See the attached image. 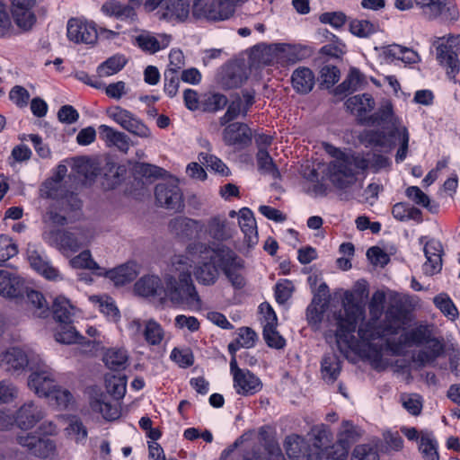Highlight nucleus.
Here are the masks:
<instances>
[{
  "label": "nucleus",
  "instance_id": "9",
  "mask_svg": "<svg viewBox=\"0 0 460 460\" xmlns=\"http://www.w3.org/2000/svg\"><path fill=\"white\" fill-rule=\"evenodd\" d=\"M32 372L28 378V385L40 397H49L57 385L52 369L42 360L31 367Z\"/></svg>",
  "mask_w": 460,
  "mask_h": 460
},
{
  "label": "nucleus",
  "instance_id": "29",
  "mask_svg": "<svg viewBox=\"0 0 460 460\" xmlns=\"http://www.w3.org/2000/svg\"><path fill=\"white\" fill-rule=\"evenodd\" d=\"M243 460H286V458L277 442L268 441L262 451L255 448L247 451Z\"/></svg>",
  "mask_w": 460,
  "mask_h": 460
},
{
  "label": "nucleus",
  "instance_id": "3",
  "mask_svg": "<svg viewBox=\"0 0 460 460\" xmlns=\"http://www.w3.org/2000/svg\"><path fill=\"white\" fill-rule=\"evenodd\" d=\"M368 167V161L360 155L340 154L329 166L330 180L339 189H346L357 181V174Z\"/></svg>",
  "mask_w": 460,
  "mask_h": 460
},
{
  "label": "nucleus",
  "instance_id": "56",
  "mask_svg": "<svg viewBox=\"0 0 460 460\" xmlns=\"http://www.w3.org/2000/svg\"><path fill=\"white\" fill-rule=\"evenodd\" d=\"M378 29L376 23L367 20H353L349 23V31L352 34L360 38H367Z\"/></svg>",
  "mask_w": 460,
  "mask_h": 460
},
{
  "label": "nucleus",
  "instance_id": "11",
  "mask_svg": "<svg viewBox=\"0 0 460 460\" xmlns=\"http://www.w3.org/2000/svg\"><path fill=\"white\" fill-rule=\"evenodd\" d=\"M223 252L222 271L235 289H241L246 285L243 274L244 268L243 261L229 247L221 251Z\"/></svg>",
  "mask_w": 460,
  "mask_h": 460
},
{
  "label": "nucleus",
  "instance_id": "39",
  "mask_svg": "<svg viewBox=\"0 0 460 460\" xmlns=\"http://www.w3.org/2000/svg\"><path fill=\"white\" fill-rule=\"evenodd\" d=\"M90 406L93 411L100 412L107 420H115L120 415L118 405L107 402V397L104 394L93 398L90 402Z\"/></svg>",
  "mask_w": 460,
  "mask_h": 460
},
{
  "label": "nucleus",
  "instance_id": "37",
  "mask_svg": "<svg viewBox=\"0 0 460 460\" xmlns=\"http://www.w3.org/2000/svg\"><path fill=\"white\" fill-rule=\"evenodd\" d=\"M54 318L59 323H72L73 317L75 314V307L70 301L62 296L56 297L52 306Z\"/></svg>",
  "mask_w": 460,
  "mask_h": 460
},
{
  "label": "nucleus",
  "instance_id": "6",
  "mask_svg": "<svg viewBox=\"0 0 460 460\" xmlns=\"http://www.w3.org/2000/svg\"><path fill=\"white\" fill-rule=\"evenodd\" d=\"M431 44L436 49L437 60L446 67L447 76L455 79L460 70V34L434 37Z\"/></svg>",
  "mask_w": 460,
  "mask_h": 460
},
{
  "label": "nucleus",
  "instance_id": "12",
  "mask_svg": "<svg viewBox=\"0 0 460 460\" xmlns=\"http://www.w3.org/2000/svg\"><path fill=\"white\" fill-rule=\"evenodd\" d=\"M67 38L75 43L94 44L98 40L95 23L80 18H71L66 26Z\"/></svg>",
  "mask_w": 460,
  "mask_h": 460
},
{
  "label": "nucleus",
  "instance_id": "10",
  "mask_svg": "<svg viewBox=\"0 0 460 460\" xmlns=\"http://www.w3.org/2000/svg\"><path fill=\"white\" fill-rule=\"evenodd\" d=\"M107 113L112 120L132 135L141 138H150L152 137L150 128L128 110L116 106L110 108Z\"/></svg>",
  "mask_w": 460,
  "mask_h": 460
},
{
  "label": "nucleus",
  "instance_id": "32",
  "mask_svg": "<svg viewBox=\"0 0 460 460\" xmlns=\"http://www.w3.org/2000/svg\"><path fill=\"white\" fill-rule=\"evenodd\" d=\"M137 274V265L135 262H127L106 272L107 277L116 286H122L133 281Z\"/></svg>",
  "mask_w": 460,
  "mask_h": 460
},
{
  "label": "nucleus",
  "instance_id": "33",
  "mask_svg": "<svg viewBox=\"0 0 460 460\" xmlns=\"http://www.w3.org/2000/svg\"><path fill=\"white\" fill-rule=\"evenodd\" d=\"M207 232L215 240L226 241L233 236L234 230L225 217L217 216L208 221Z\"/></svg>",
  "mask_w": 460,
  "mask_h": 460
},
{
  "label": "nucleus",
  "instance_id": "52",
  "mask_svg": "<svg viewBox=\"0 0 460 460\" xmlns=\"http://www.w3.org/2000/svg\"><path fill=\"white\" fill-rule=\"evenodd\" d=\"M433 303L447 318L451 320L457 318L458 310L447 294L442 293L436 296L433 298Z\"/></svg>",
  "mask_w": 460,
  "mask_h": 460
},
{
  "label": "nucleus",
  "instance_id": "36",
  "mask_svg": "<svg viewBox=\"0 0 460 460\" xmlns=\"http://www.w3.org/2000/svg\"><path fill=\"white\" fill-rule=\"evenodd\" d=\"M102 359L111 370L121 371L128 366V353L123 348H111L105 351Z\"/></svg>",
  "mask_w": 460,
  "mask_h": 460
},
{
  "label": "nucleus",
  "instance_id": "46",
  "mask_svg": "<svg viewBox=\"0 0 460 460\" xmlns=\"http://www.w3.org/2000/svg\"><path fill=\"white\" fill-rule=\"evenodd\" d=\"M143 335L146 341L152 346L159 345L164 338L163 327L154 319L145 323Z\"/></svg>",
  "mask_w": 460,
  "mask_h": 460
},
{
  "label": "nucleus",
  "instance_id": "60",
  "mask_svg": "<svg viewBox=\"0 0 460 460\" xmlns=\"http://www.w3.org/2000/svg\"><path fill=\"white\" fill-rule=\"evenodd\" d=\"M326 308V303L320 297L314 298L306 309V318L309 324H318L323 319V314Z\"/></svg>",
  "mask_w": 460,
  "mask_h": 460
},
{
  "label": "nucleus",
  "instance_id": "21",
  "mask_svg": "<svg viewBox=\"0 0 460 460\" xmlns=\"http://www.w3.org/2000/svg\"><path fill=\"white\" fill-rule=\"evenodd\" d=\"M99 135L107 146L117 147L120 152L127 154L129 150L131 140L124 132L118 131L107 125H101L98 128Z\"/></svg>",
  "mask_w": 460,
  "mask_h": 460
},
{
  "label": "nucleus",
  "instance_id": "58",
  "mask_svg": "<svg viewBox=\"0 0 460 460\" xmlns=\"http://www.w3.org/2000/svg\"><path fill=\"white\" fill-rule=\"evenodd\" d=\"M31 9V8L13 9V11L16 25L23 31L31 30L36 21L35 15Z\"/></svg>",
  "mask_w": 460,
  "mask_h": 460
},
{
  "label": "nucleus",
  "instance_id": "26",
  "mask_svg": "<svg viewBox=\"0 0 460 460\" xmlns=\"http://www.w3.org/2000/svg\"><path fill=\"white\" fill-rule=\"evenodd\" d=\"M285 449L290 460H313L307 442L297 435L288 436L285 440Z\"/></svg>",
  "mask_w": 460,
  "mask_h": 460
},
{
  "label": "nucleus",
  "instance_id": "22",
  "mask_svg": "<svg viewBox=\"0 0 460 460\" xmlns=\"http://www.w3.org/2000/svg\"><path fill=\"white\" fill-rule=\"evenodd\" d=\"M29 365L26 353L18 348H12L0 353V367L9 372H19L24 370Z\"/></svg>",
  "mask_w": 460,
  "mask_h": 460
},
{
  "label": "nucleus",
  "instance_id": "48",
  "mask_svg": "<svg viewBox=\"0 0 460 460\" xmlns=\"http://www.w3.org/2000/svg\"><path fill=\"white\" fill-rule=\"evenodd\" d=\"M33 456L47 460H58V449L56 441L40 438Z\"/></svg>",
  "mask_w": 460,
  "mask_h": 460
},
{
  "label": "nucleus",
  "instance_id": "17",
  "mask_svg": "<svg viewBox=\"0 0 460 460\" xmlns=\"http://www.w3.org/2000/svg\"><path fill=\"white\" fill-rule=\"evenodd\" d=\"M204 225L201 221L186 217H177L169 222V230L181 240L199 238Z\"/></svg>",
  "mask_w": 460,
  "mask_h": 460
},
{
  "label": "nucleus",
  "instance_id": "43",
  "mask_svg": "<svg viewBox=\"0 0 460 460\" xmlns=\"http://www.w3.org/2000/svg\"><path fill=\"white\" fill-rule=\"evenodd\" d=\"M124 56L115 55L109 58L97 67V74L100 77H107L119 73L126 65Z\"/></svg>",
  "mask_w": 460,
  "mask_h": 460
},
{
  "label": "nucleus",
  "instance_id": "13",
  "mask_svg": "<svg viewBox=\"0 0 460 460\" xmlns=\"http://www.w3.org/2000/svg\"><path fill=\"white\" fill-rule=\"evenodd\" d=\"M155 196L157 204L166 209L180 211L184 207L182 193L175 182L158 183Z\"/></svg>",
  "mask_w": 460,
  "mask_h": 460
},
{
  "label": "nucleus",
  "instance_id": "25",
  "mask_svg": "<svg viewBox=\"0 0 460 460\" xmlns=\"http://www.w3.org/2000/svg\"><path fill=\"white\" fill-rule=\"evenodd\" d=\"M135 291L142 296L163 297L165 294V288L158 276L146 275L136 282Z\"/></svg>",
  "mask_w": 460,
  "mask_h": 460
},
{
  "label": "nucleus",
  "instance_id": "14",
  "mask_svg": "<svg viewBox=\"0 0 460 460\" xmlns=\"http://www.w3.org/2000/svg\"><path fill=\"white\" fill-rule=\"evenodd\" d=\"M16 427L21 430H31L45 419V409L34 402L28 401L22 403L14 412Z\"/></svg>",
  "mask_w": 460,
  "mask_h": 460
},
{
  "label": "nucleus",
  "instance_id": "44",
  "mask_svg": "<svg viewBox=\"0 0 460 460\" xmlns=\"http://www.w3.org/2000/svg\"><path fill=\"white\" fill-rule=\"evenodd\" d=\"M69 263L71 267L74 269H87L99 275H102L103 273V270L93 259L91 252L89 250H84L81 252L78 255L73 257L70 260Z\"/></svg>",
  "mask_w": 460,
  "mask_h": 460
},
{
  "label": "nucleus",
  "instance_id": "30",
  "mask_svg": "<svg viewBox=\"0 0 460 460\" xmlns=\"http://www.w3.org/2000/svg\"><path fill=\"white\" fill-rule=\"evenodd\" d=\"M190 15L188 0H167L163 5L162 17L184 22Z\"/></svg>",
  "mask_w": 460,
  "mask_h": 460
},
{
  "label": "nucleus",
  "instance_id": "31",
  "mask_svg": "<svg viewBox=\"0 0 460 460\" xmlns=\"http://www.w3.org/2000/svg\"><path fill=\"white\" fill-rule=\"evenodd\" d=\"M291 82L296 93L305 94L312 91L315 84L314 75L310 68L300 66L293 72Z\"/></svg>",
  "mask_w": 460,
  "mask_h": 460
},
{
  "label": "nucleus",
  "instance_id": "8",
  "mask_svg": "<svg viewBox=\"0 0 460 460\" xmlns=\"http://www.w3.org/2000/svg\"><path fill=\"white\" fill-rule=\"evenodd\" d=\"M247 0H193L192 14L208 21H225L231 18L237 6Z\"/></svg>",
  "mask_w": 460,
  "mask_h": 460
},
{
  "label": "nucleus",
  "instance_id": "63",
  "mask_svg": "<svg viewBox=\"0 0 460 460\" xmlns=\"http://www.w3.org/2000/svg\"><path fill=\"white\" fill-rule=\"evenodd\" d=\"M49 398L55 400L57 405L63 410L67 409L74 403V396L71 392L58 386V385L53 389L51 395Z\"/></svg>",
  "mask_w": 460,
  "mask_h": 460
},
{
  "label": "nucleus",
  "instance_id": "34",
  "mask_svg": "<svg viewBox=\"0 0 460 460\" xmlns=\"http://www.w3.org/2000/svg\"><path fill=\"white\" fill-rule=\"evenodd\" d=\"M345 106L351 113L362 117L375 108V101L370 94H358L347 99Z\"/></svg>",
  "mask_w": 460,
  "mask_h": 460
},
{
  "label": "nucleus",
  "instance_id": "28",
  "mask_svg": "<svg viewBox=\"0 0 460 460\" xmlns=\"http://www.w3.org/2000/svg\"><path fill=\"white\" fill-rule=\"evenodd\" d=\"M440 19L446 22H455L459 19V11L454 0H436L429 20Z\"/></svg>",
  "mask_w": 460,
  "mask_h": 460
},
{
  "label": "nucleus",
  "instance_id": "61",
  "mask_svg": "<svg viewBox=\"0 0 460 460\" xmlns=\"http://www.w3.org/2000/svg\"><path fill=\"white\" fill-rule=\"evenodd\" d=\"M419 450L426 460H438L436 441L429 434L421 435Z\"/></svg>",
  "mask_w": 460,
  "mask_h": 460
},
{
  "label": "nucleus",
  "instance_id": "40",
  "mask_svg": "<svg viewBox=\"0 0 460 460\" xmlns=\"http://www.w3.org/2000/svg\"><path fill=\"white\" fill-rule=\"evenodd\" d=\"M341 360L334 353L325 354L321 363L323 378L328 383H334L341 373Z\"/></svg>",
  "mask_w": 460,
  "mask_h": 460
},
{
  "label": "nucleus",
  "instance_id": "4",
  "mask_svg": "<svg viewBox=\"0 0 460 460\" xmlns=\"http://www.w3.org/2000/svg\"><path fill=\"white\" fill-rule=\"evenodd\" d=\"M44 239L49 245L58 249L63 255L69 257L81 248L88 246L93 239V234L87 228L51 230L44 233Z\"/></svg>",
  "mask_w": 460,
  "mask_h": 460
},
{
  "label": "nucleus",
  "instance_id": "59",
  "mask_svg": "<svg viewBox=\"0 0 460 460\" xmlns=\"http://www.w3.org/2000/svg\"><path fill=\"white\" fill-rule=\"evenodd\" d=\"M28 304L34 309V314L38 317H44L48 312L46 299L40 292L31 290L27 293Z\"/></svg>",
  "mask_w": 460,
  "mask_h": 460
},
{
  "label": "nucleus",
  "instance_id": "53",
  "mask_svg": "<svg viewBox=\"0 0 460 460\" xmlns=\"http://www.w3.org/2000/svg\"><path fill=\"white\" fill-rule=\"evenodd\" d=\"M67 437L75 439L76 443H83L86 440L88 432L82 420L76 417H72L68 426L65 429Z\"/></svg>",
  "mask_w": 460,
  "mask_h": 460
},
{
  "label": "nucleus",
  "instance_id": "45",
  "mask_svg": "<svg viewBox=\"0 0 460 460\" xmlns=\"http://www.w3.org/2000/svg\"><path fill=\"white\" fill-rule=\"evenodd\" d=\"M365 83V76L357 68H351L347 78L337 86L336 93L339 94L350 93L358 90Z\"/></svg>",
  "mask_w": 460,
  "mask_h": 460
},
{
  "label": "nucleus",
  "instance_id": "1",
  "mask_svg": "<svg viewBox=\"0 0 460 460\" xmlns=\"http://www.w3.org/2000/svg\"><path fill=\"white\" fill-rule=\"evenodd\" d=\"M223 249H226V245L213 247L205 243L194 242L181 255L189 261L190 271L193 269L194 277L199 284L212 286L219 278V269L223 268Z\"/></svg>",
  "mask_w": 460,
  "mask_h": 460
},
{
  "label": "nucleus",
  "instance_id": "5",
  "mask_svg": "<svg viewBox=\"0 0 460 460\" xmlns=\"http://www.w3.org/2000/svg\"><path fill=\"white\" fill-rule=\"evenodd\" d=\"M368 120L373 125H391L390 136L397 139L400 144L395 161L402 162L407 156L410 136L407 128L402 125L400 119L394 114L392 103L389 101L383 102Z\"/></svg>",
  "mask_w": 460,
  "mask_h": 460
},
{
  "label": "nucleus",
  "instance_id": "54",
  "mask_svg": "<svg viewBox=\"0 0 460 460\" xmlns=\"http://www.w3.org/2000/svg\"><path fill=\"white\" fill-rule=\"evenodd\" d=\"M106 389L115 399L124 397L127 390L126 376H111L106 378Z\"/></svg>",
  "mask_w": 460,
  "mask_h": 460
},
{
  "label": "nucleus",
  "instance_id": "18",
  "mask_svg": "<svg viewBox=\"0 0 460 460\" xmlns=\"http://www.w3.org/2000/svg\"><path fill=\"white\" fill-rule=\"evenodd\" d=\"M290 46L287 44L258 45L252 49L250 54V65L252 66H261L270 65L279 54L289 49Z\"/></svg>",
  "mask_w": 460,
  "mask_h": 460
},
{
  "label": "nucleus",
  "instance_id": "19",
  "mask_svg": "<svg viewBox=\"0 0 460 460\" xmlns=\"http://www.w3.org/2000/svg\"><path fill=\"white\" fill-rule=\"evenodd\" d=\"M234 388L241 395L255 394L262 389V383L258 376L248 369L233 377Z\"/></svg>",
  "mask_w": 460,
  "mask_h": 460
},
{
  "label": "nucleus",
  "instance_id": "49",
  "mask_svg": "<svg viewBox=\"0 0 460 460\" xmlns=\"http://www.w3.org/2000/svg\"><path fill=\"white\" fill-rule=\"evenodd\" d=\"M102 11L108 16L133 18L136 16L135 11L128 5H122L116 0L104 3Z\"/></svg>",
  "mask_w": 460,
  "mask_h": 460
},
{
  "label": "nucleus",
  "instance_id": "35",
  "mask_svg": "<svg viewBox=\"0 0 460 460\" xmlns=\"http://www.w3.org/2000/svg\"><path fill=\"white\" fill-rule=\"evenodd\" d=\"M30 265L47 279L57 280L60 279L58 270L45 261L42 256L35 250L28 252Z\"/></svg>",
  "mask_w": 460,
  "mask_h": 460
},
{
  "label": "nucleus",
  "instance_id": "50",
  "mask_svg": "<svg viewBox=\"0 0 460 460\" xmlns=\"http://www.w3.org/2000/svg\"><path fill=\"white\" fill-rule=\"evenodd\" d=\"M256 159L258 168L262 173L270 174L274 178L279 176V170L266 149L260 147L256 155Z\"/></svg>",
  "mask_w": 460,
  "mask_h": 460
},
{
  "label": "nucleus",
  "instance_id": "47",
  "mask_svg": "<svg viewBox=\"0 0 460 460\" xmlns=\"http://www.w3.org/2000/svg\"><path fill=\"white\" fill-rule=\"evenodd\" d=\"M358 333L359 338L367 343L387 336L386 333H385L382 324L376 325L375 321L361 324L358 328Z\"/></svg>",
  "mask_w": 460,
  "mask_h": 460
},
{
  "label": "nucleus",
  "instance_id": "16",
  "mask_svg": "<svg viewBox=\"0 0 460 460\" xmlns=\"http://www.w3.org/2000/svg\"><path fill=\"white\" fill-rule=\"evenodd\" d=\"M254 102L253 92L243 91L242 96H234L228 104L226 113L219 119L220 125L225 126L239 116L245 117Z\"/></svg>",
  "mask_w": 460,
  "mask_h": 460
},
{
  "label": "nucleus",
  "instance_id": "41",
  "mask_svg": "<svg viewBox=\"0 0 460 460\" xmlns=\"http://www.w3.org/2000/svg\"><path fill=\"white\" fill-rule=\"evenodd\" d=\"M22 286V280L16 274L5 270H0V294L7 296H15Z\"/></svg>",
  "mask_w": 460,
  "mask_h": 460
},
{
  "label": "nucleus",
  "instance_id": "15",
  "mask_svg": "<svg viewBox=\"0 0 460 460\" xmlns=\"http://www.w3.org/2000/svg\"><path fill=\"white\" fill-rule=\"evenodd\" d=\"M361 435L362 432L358 426H355L349 420H343L337 434L339 446L334 451L336 456H331L332 452H328V459L345 460L348 456L349 446L358 440Z\"/></svg>",
  "mask_w": 460,
  "mask_h": 460
},
{
  "label": "nucleus",
  "instance_id": "2",
  "mask_svg": "<svg viewBox=\"0 0 460 460\" xmlns=\"http://www.w3.org/2000/svg\"><path fill=\"white\" fill-rule=\"evenodd\" d=\"M165 294L170 301L176 305L199 307L200 298L191 279L190 263L181 255H174L171 259V274L165 277Z\"/></svg>",
  "mask_w": 460,
  "mask_h": 460
},
{
  "label": "nucleus",
  "instance_id": "57",
  "mask_svg": "<svg viewBox=\"0 0 460 460\" xmlns=\"http://www.w3.org/2000/svg\"><path fill=\"white\" fill-rule=\"evenodd\" d=\"M228 100L226 95L214 93L207 95L202 101L201 105L204 111L217 112L227 105Z\"/></svg>",
  "mask_w": 460,
  "mask_h": 460
},
{
  "label": "nucleus",
  "instance_id": "42",
  "mask_svg": "<svg viewBox=\"0 0 460 460\" xmlns=\"http://www.w3.org/2000/svg\"><path fill=\"white\" fill-rule=\"evenodd\" d=\"M392 214L394 217L399 221H422L421 211L419 208L405 202H399L394 205L392 208Z\"/></svg>",
  "mask_w": 460,
  "mask_h": 460
},
{
  "label": "nucleus",
  "instance_id": "38",
  "mask_svg": "<svg viewBox=\"0 0 460 460\" xmlns=\"http://www.w3.org/2000/svg\"><path fill=\"white\" fill-rule=\"evenodd\" d=\"M55 340L64 344L84 343L88 348L93 349V341L84 342V338L71 325V323H60L59 328L55 333Z\"/></svg>",
  "mask_w": 460,
  "mask_h": 460
},
{
  "label": "nucleus",
  "instance_id": "64",
  "mask_svg": "<svg viewBox=\"0 0 460 460\" xmlns=\"http://www.w3.org/2000/svg\"><path fill=\"white\" fill-rule=\"evenodd\" d=\"M351 460H378V454L370 445H358L353 450Z\"/></svg>",
  "mask_w": 460,
  "mask_h": 460
},
{
  "label": "nucleus",
  "instance_id": "62",
  "mask_svg": "<svg viewBox=\"0 0 460 460\" xmlns=\"http://www.w3.org/2000/svg\"><path fill=\"white\" fill-rule=\"evenodd\" d=\"M429 332L422 326L412 329L403 336V342L405 344L422 345L429 341Z\"/></svg>",
  "mask_w": 460,
  "mask_h": 460
},
{
  "label": "nucleus",
  "instance_id": "20",
  "mask_svg": "<svg viewBox=\"0 0 460 460\" xmlns=\"http://www.w3.org/2000/svg\"><path fill=\"white\" fill-rule=\"evenodd\" d=\"M223 140L228 146H246L252 140V131L246 124L234 122L225 128Z\"/></svg>",
  "mask_w": 460,
  "mask_h": 460
},
{
  "label": "nucleus",
  "instance_id": "23",
  "mask_svg": "<svg viewBox=\"0 0 460 460\" xmlns=\"http://www.w3.org/2000/svg\"><path fill=\"white\" fill-rule=\"evenodd\" d=\"M172 37L168 34H160L157 37L148 31H143L135 38L137 45L146 52L154 54L167 48L171 43Z\"/></svg>",
  "mask_w": 460,
  "mask_h": 460
},
{
  "label": "nucleus",
  "instance_id": "55",
  "mask_svg": "<svg viewBox=\"0 0 460 460\" xmlns=\"http://www.w3.org/2000/svg\"><path fill=\"white\" fill-rule=\"evenodd\" d=\"M246 78L247 76L240 66L234 65L228 66L225 71V84L228 88H236L240 86Z\"/></svg>",
  "mask_w": 460,
  "mask_h": 460
},
{
  "label": "nucleus",
  "instance_id": "7",
  "mask_svg": "<svg viewBox=\"0 0 460 460\" xmlns=\"http://www.w3.org/2000/svg\"><path fill=\"white\" fill-rule=\"evenodd\" d=\"M364 318V309L353 299L346 297L343 308L333 314V321L337 326L335 337L338 345L349 343V337L356 331L358 323Z\"/></svg>",
  "mask_w": 460,
  "mask_h": 460
},
{
  "label": "nucleus",
  "instance_id": "27",
  "mask_svg": "<svg viewBox=\"0 0 460 460\" xmlns=\"http://www.w3.org/2000/svg\"><path fill=\"white\" fill-rule=\"evenodd\" d=\"M406 323V312L399 306H391L385 313L382 326L386 335H394Z\"/></svg>",
  "mask_w": 460,
  "mask_h": 460
},
{
  "label": "nucleus",
  "instance_id": "51",
  "mask_svg": "<svg viewBox=\"0 0 460 460\" xmlns=\"http://www.w3.org/2000/svg\"><path fill=\"white\" fill-rule=\"evenodd\" d=\"M427 350L420 351L418 354V360L422 363H427L435 360L444 351V345L435 338L429 337Z\"/></svg>",
  "mask_w": 460,
  "mask_h": 460
},
{
  "label": "nucleus",
  "instance_id": "24",
  "mask_svg": "<svg viewBox=\"0 0 460 460\" xmlns=\"http://www.w3.org/2000/svg\"><path fill=\"white\" fill-rule=\"evenodd\" d=\"M238 222L244 234V243L248 247H253L258 243V231L253 213L247 208H243L238 213Z\"/></svg>",
  "mask_w": 460,
  "mask_h": 460
}]
</instances>
